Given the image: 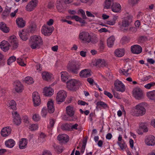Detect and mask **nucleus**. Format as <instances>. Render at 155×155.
<instances>
[{
  "label": "nucleus",
  "mask_w": 155,
  "mask_h": 155,
  "mask_svg": "<svg viewBox=\"0 0 155 155\" xmlns=\"http://www.w3.org/2000/svg\"><path fill=\"white\" fill-rule=\"evenodd\" d=\"M53 147L55 150L57 152L59 153H61L62 152L63 150V147L62 146L58 145L54 143L53 145Z\"/></svg>",
  "instance_id": "obj_36"
},
{
  "label": "nucleus",
  "mask_w": 155,
  "mask_h": 155,
  "mask_svg": "<svg viewBox=\"0 0 155 155\" xmlns=\"http://www.w3.org/2000/svg\"><path fill=\"white\" fill-rule=\"evenodd\" d=\"M30 44L32 49H38L43 44V41L40 36L34 35L30 38Z\"/></svg>",
  "instance_id": "obj_1"
},
{
  "label": "nucleus",
  "mask_w": 155,
  "mask_h": 155,
  "mask_svg": "<svg viewBox=\"0 0 155 155\" xmlns=\"http://www.w3.org/2000/svg\"><path fill=\"white\" fill-rule=\"evenodd\" d=\"M0 29L6 33L8 32L10 30L9 28L7 27L6 24L3 22L0 23Z\"/></svg>",
  "instance_id": "obj_27"
},
{
  "label": "nucleus",
  "mask_w": 155,
  "mask_h": 155,
  "mask_svg": "<svg viewBox=\"0 0 155 155\" xmlns=\"http://www.w3.org/2000/svg\"><path fill=\"white\" fill-rule=\"evenodd\" d=\"M147 39V37L145 36H141L139 38L138 41L141 43H143Z\"/></svg>",
  "instance_id": "obj_53"
},
{
  "label": "nucleus",
  "mask_w": 155,
  "mask_h": 155,
  "mask_svg": "<svg viewBox=\"0 0 155 155\" xmlns=\"http://www.w3.org/2000/svg\"><path fill=\"white\" fill-rule=\"evenodd\" d=\"M47 106L48 112L51 114L53 113L54 111L53 101H48L47 103Z\"/></svg>",
  "instance_id": "obj_29"
},
{
  "label": "nucleus",
  "mask_w": 155,
  "mask_h": 155,
  "mask_svg": "<svg viewBox=\"0 0 155 155\" xmlns=\"http://www.w3.org/2000/svg\"><path fill=\"white\" fill-rule=\"evenodd\" d=\"M107 64L104 60L98 59L96 62V65L97 66L99 67H105Z\"/></svg>",
  "instance_id": "obj_31"
},
{
  "label": "nucleus",
  "mask_w": 155,
  "mask_h": 155,
  "mask_svg": "<svg viewBox=\"0 0 155 155\" xmlns=\"http://www.w3.org/2000/svg\"><path fill=\"white\" fill-rule=\"evenodd\" d=\"M144 103H141L137 105L132 115L135 116H139L144 114L146 110L144 107Z\"/></svg>",
  "instance_id": "obj_2"
},
{
  "label": "nucleus",
  "mask_w": 155,
  "mask_h": 155,
  "mask_svg": "<svg viewBox=\"0 0 155 155\" xmlns=\"http://www.w3.org/2000/svg\"><path fill=\"white\" fill-rule=\"evenodd\" d=\"M140 0H129V2L132 6L138 3Z\"/></svg>",
  "instance_id": "obj_52"
},
{
  "label": "nucleus",
  "mask_w": 155,
  "mask_h": 155,
  "mask_svg": "<svg viewBox=\"0 0 155 155\" xmlns=\"http://www.w3.org/2000/svg\"><path fill=\"white\" fill-rule=\"evenodd\" d=\"M13 116V122L14 124L18 125L20 124L21 123V118L19 114L17 112H15L12 113Z\"/></svg>",
  "instance_id": "obj_18"
},
{
  "label": "nucleus",
  "mask_w": 155,
  "mask_h": 155,
  "mask_svg": "<svg viewBox=\"0 0 155 155\" xmlns=\"http://www.w3.org/2000/svg\"><path fill=\"white\" fill-rule=\"evenodd\" d=\"M38 128V125L36 124H30L29 128L31 131H34L37 130Z\"/></svg>",
  "instance_id": "obj_46"
},
{
  "label": "nucleus",
  "mask_w": 155,
  "mask_h": 155,
  "mask_svg": "<svg viewBox=\"0 0 155 155\" xmlns=\"http://www.w3.org/2000/svg\"><path fill=\"white\" fill-rule=\"evenodd\" d=\"M9 46L12 47L13 49H15L18 46V41L16 40V38L14 36H11L8 40Z\"/></svg>",
  "instance_id": "obj_14"
},
{
  "label": "nucleus",
  "mask_w": 155,
  "mask_h": 155,
  "mask_svg": "<svg viewBox=\"0 0 155 155\" xmlns=\"http://www.w3.org/2000/svg\"><path fill=\"white\" fill-rule=\"evenodd\" d=\"M147 95L150 99L154 100L155 99V91L148 92L147 93Z\"/></svg>",
  "instance_id": "obj_37"
},
{
  "label": "nucleus",
  "mask_w": 155,
  "mask_h": 155,
  "mask_svg": "<svg viewBox=\"0 0 155 155\" xmlns=\"http://www.w3.org/2000/svg\"><path fill=\"white\" fill-rule=\"evenodd\" d=\"M91 42L93 44H95L97 43L98 41V40L96 37L95 38H92L91 37Z\"/></svg>",
  "instance_id": "obj_64"
},
{
  "label": "nucleus",
  "mask_w": 155,
  "mask_h": 155,
  "mask_svg": "<svg viewBox=\"0 0 155 155\" xmlns=\"http://www.w3.org/2000/svg\"><path fill=\"white\" fill-rule=\"evenodd\" d=\"M131 69H130V70ZM129 70V69L128 68L126 70L124 69H120L119 70V72L120 74H122L123 75L125 76H128L130 74L128 73V72Z\"/></svg>",
  "instance_id": "obj_38"
},
{
  "label": "nucleus",
  "mask_w": 155,
  "mask_h": 155,
  "mask_svg": "<svg viewBox=\"0 0 155 155\" xmlns=\"http://www.w3.org/2000/svg\"><path fill=\"white\" fill-rule=\"evenodd\" d=\"M11 8L12 7L9 6L8 5H6V7L2 15L3 18H5L9 16Z\"/></svg>",
  "instance_id": "obj_26"
},
{
  "label": "nucleus",
  "mask_w": 155,
  "mask_h": 155,
  "mask_svg": "<svg viewBox=\"0 0 155 155\" xmlns=\"http://www.w3.org/2000/svg\"><path fill=\"white\" fill-rule=\"evenodd\" d=\"M114 53L116 56L119 57L123 56L124 54V51L122 49H117L115 51Z\"/></svg>",
  "instance_id": "obj_35"
},
{
  "label": "nucleus",
  "mask_w": 155,
  "mask_h": 155,
  "mask_svg": "<svg viewBox=\"0 0 155 155\" xmlns=\"http://www.w3.org/2000/svg\"><path fill=\"white\" fill-rule=\"evenodd\" d=\"M36 26L35 25H32L29 28L30 31L31 33H33L36 29Z\"/></svg>",
  "instance_id": "obj_57"
},
{
  "label": "nucleus",
  "mask_w": 155,
  "mask_h": 155,
  "mask_svg": "<svg viewBox=\"0 0 155 155\" xmlns=\"http://www.w3.org/2000/svg\"><path fill=\"white\" fill-rule=\"evenodd\" d=\"M5 144L7 147L10 148H12L15 145V142L13 140L10 139H9L7 141H5Z\"/></svg>",
  "instance_id": "obj_32"
},
{
  "label": "nucleus",
  "mask_w": 155,
  "mask_h": 155,
  "mask_svg": "<svg viewBox=\"0 0 155 155\" xmlns=\"http://www.w3.org/2000/svg\"><path fill=\"white\" fill-rule=\"evenodd\" d=\"M131 51L133 53L138 54L141 52L142 48L138 45H134L131 47Z\"/></svg>",
  "instance_id": "obj_15"
},
{
  "label": "nucleus",
  "mask_w": 155,
  "mask_h": 155,
  "mask_svg": "<svg viewBox=\"0 0 155 155\" xmlns=\"http://www.w3.org/2000/svg\"><path fill=\"white\" fill-rule=\"evenodd\" d=\"M137 31V29L135 27H130L128 30L129 33H134Z\"/></svg>",
  "instance_id": "obj_48"
},
{
  "label": "nucleus",
  "mask_w": 155,
  "mask_h": 155,
  "mask_svg": "<svg viewBox=\"0 0 155 155\" xmlns=\"http://www.w3.org/2000/svg\"><path fill=\"white\" fill-rule=\"evenodd\" d=\"M53 29V27L46 25L42 27L41 32L45 36H48L51 35Z\"/></svg>",
  "instance_id": "obj_13"
},
{
  "label": "nucleus",
  "mask_w": 155,
  "mask_h": 155,
  "mask_svg": "<svg viewBox=\"0 0 155 155\" xmlns=\"http://www.w3.org/2000/svg\"><path fill=\"white\" fill-rule=\"evenodd\" d=\"M66 4L60 0H57L55 3L56 9L59 12H64L66 9Z\"/></svg>",
  "instance_id": "obj_7"
},
{
  "label": "nucleus",
  "mask_w": 155,
  "mask_h": 155,
  "mask_svg": "<svg viewBox=\"0 0 155 155\" xmlns=\"http://www.w3.org/2000/svg\"><path fill=\"white\" fill-rule=\"evenodd\" d=\"M61 79H63L64 77L68 76V74L66 71H62L61 73Z\"/></svg>",
  "instance_id": "obj_60"
},
{
  "label": "nucleus",
  "mask_w": 155,
  "mask_h": 155,
  "mask_svg": "<svg viewBox=\"0 0 155 155\" xmlns=\"http://www.w3.org/2000/svg\"><path fill=\"white\" fill-rule=\"evenodd\" d=\"M19 35L20 38L24 41H26L27 40L29 37V34L27 32V31H22L21 32L20 31Z\"/></svg>",
  "instance_id": "obj_21"
},
{
  "label": "nucleus",
  "mask_w": 155,
  "mask_h": 155,
  "mask_svg": "<svg viewBox=\"0 0 155 155\" xmlns=\"http://www.w3.org/2000/svg\"><path fill=\"white\" fill-rule=\"evenodd\" d=\"M28 143L26 139L22 138L19 142V148L20 149H23L26 147Z\"/></svg>",
  "instance_id": "obj_28"
},
{
  "label": "nucleus",
  "mask_w": 155,
  "mask_h": 155,
  "mask_svg": "<svg viewBox=\"0 0 155 155\" xmlns=\"http://www.w3.org/2000/svg\"><path fill=\"white\" fill-rule=\"evenodd\" d=\"M132 21V16L130 15H128L123 19L122 22L121 26L124 27H127Z\"/></svg>",
  "instance_id": "obj_12"
},
{
  "label": "nucleus",
  "mask_w": 155,
  "mask_h": 155,
  "mask_svg": "<svg viewBox=\"0 0 155 155\" xmlns=\"http://www.w3.org/2000/svg\"><path fill=\"white\" fill-rule=\"evenodd\" d=\"M86 13L87 16L88 17H91L94 18L95 16L93 14H92L91 12L87 11H86Z\"/></svg>",
  "instance_id": "obj_63"
},
{
  "label": "nucleus",
  "mask_w": 155,
  "mask_h": 155,
  "mask_svg": "<svg viewBox=\"0 0 155 155\" xmlns=\"http://www.w3.org/2000/svg\"><path fill=\"white\" fill-rule=\"evenodd\" d=\"M115 39L113 36L109 37L107 40V45L108 47H111L114 45Z\"/></svg>",
  "instance_id": "obj_33"
},
{
  "label": "nucleus",
  "mask_w": 155,
  "mask_h": 155,
  "mask_svg": "<svg viewBox=\"0 0 155 155\" xmlns=\"http://www.w3.org/2000/svg\"><path fill=\"white\" fill-rule=\"evenodd\" d=\"M121 8V6L120 5L117 3H113L112 6V10L114 12H119Z\"/></svg>",
  "instance_id": "obj_24"
},
{
  "label": "nucleus",
  "mask_w": 155,
  "mask_h": 155,
  "mask_svg": "<svg viewBox=\"0 0 155 155\" xmlns=\"http://www.w3.org/2000/svg\"><path fill=\"white\" fill-rule=\"evenodd\" d=\"M37 0H32L30 2L29 4H31V5L35 8L37 6Z\"/></svg>",
  "instance_id": "obj_47"
},
{
  "label": "nucleus",
  "mask_w": 155,
  "mask_h": 155,
  "mask_svg": "<svg viewBox=\"0 0 155 155\" xmlns=\"http://www.w3.org/2000/svg\"><path fill=\"white\" fill-rule=\"evenodd\" d=\"M31 4H28V5H27L26 6V8L27 9V10L28 11H31L33 10V9H34V8L31 5Z\"/></svg>",
  "instance_id": "obj_59"
},
{
  "label": "nucleus",
  "mask_w": 155,
  "mask_h": 155,
  "mask_svg": "<svg viewBox=\"0 0 155 155\" xmlns=\"http://www.w3.org/2000/svg\"><path fill=\"white\" fill-rule=\"evenodd\" d=\"M81 64L78 61H72L67 66V69L69 71L74 74H77L80 68Z\"/></svg>",
  "instance_id": "obj_3"
},
{
  "label": "nucleus",
  "mask_w": 155,
  "mask_h": 155,
  "mask_svg": "<svg viewBox=\"0 0 155 155\" xmlns=\"http://www.w3.org/2000/svg\"><path fill=\"white\" fill-rule=\"evenodd\" d=\"M67 97L66 92L63 90L58 91L57 94L56 101L58 104H60L64 101Z\"/></svg>",
  "instance_id": "obj_4"
},
{
  "label": "nucleus",
  "mask_w": 155,
  "mask_h": 155,
  "mask_svg": "<svg viewBox=\"0 0 155 155\" xmlns=\"http://www.w3.org/2000/svg\"><path fill=\"white\" fill-rule=\"evenodd\" d=\"M15 89L18 93L21 92L23 89V86L21 82L18 81H16L14 82Z\"/></svg>",
  "instance_id": "obj_16"
},
{
  "label": "nucleus",
  "mask_w": 155,
  "mask_h": 155,
  "mask_svg": "<svg viewBox=\"0 0 155 155\" xmlns=\"http://www.w3.org/2000/svg\"><path fill=\"white\" fill-rule=\"evenodd\" d=\"M66 112L67 115L69 117H73L75 113L74 107L71 106H68L66 107Z\"/></svg>",
  "instance_id": "obj_19"
},
{
  "label": "nucleus",
  "mask_w": 155,
  "mask_h": 155,
  "mask_svg": "<svg viewBox=\"0 0 155 155\" xmlns=\"http://www.w3.org/2000/svg\"><path fill=\"white\" fill-rule=\"evenodd\" d=\"M79 11L81 14V16L82 18L84 19H86L87 18L84 11L83 9H80L79 10Z\"/></svg>",
  "instance_id": "obj_54"
},
{
  "label": "nucleus",
  "mask_w": 155,
  "mask_h": 155,
  "mask_svg": "<svg viewBox=\"0 0 155 155\" xmlns=\"http://www.w3.org/2000/svg\"><path fill=\"white\" fill-rule=\"evenodd\" d=\"M42 75L43 79L45 81H48L51 78V76L48 72H43L42 73Z\"/></svg>",
  "instance_id": "obj_34"
},
{
  "label": "nucleus",
  "mask_w": 155,
  "mask_h": 155,
  "mask_svg": "<svg viewBox=\"0 0 155 155\" xmlns=\"http://www.w3.org/2000/svg\"><path fill=\"white\" fill-rule=\"evenodd\" d=\"M96 104L97 105V106L96 107V108L97 109L98 106H100L101 107H103L104 108H105L108 107L107 104L101 101L97 102Z\"/></svg>",
  "instance_id": "obj_43"
},
{
  "label": "nucleus",
  "mask_w": 155,
  "mask_h": 155,
  "mask_svg": "<svg viewBox=\"0 0 155 155\" xmlns=\"http://www.w3.org/2000/svg\"><path fill=\"white\" fill-rule=\"evenodd\" d=\"M16 23L18 27L20 28H23L25 25V21L22 18H18L16 20Z\"/></svg>",
  "instance_id": "obj_30"
},
{
  "label": "nucleus",
  "mask_w": 155,
  "mask_h": 155,
  "mask_svg": "<svg viewBox=\"0 0 155 155\" xmlns=\"http://www.w3.org/2000/svg\"><path fill=\"white\" fill-rule=\"evenodd\" d=\"M48 7L49 9L53 8L54 7V3L53 2H49L48 4Z\"/></svg>",
  "instance_id": "obj_56"
},
{
  "label": "nucleus",
  "mask_w": 155,
  "mask_h": 155,
  "mask_svg": "<svg viewBox=\"0 0 155 155\" xmlns=\"http://www.w3.org/2000/svg\"><path fill=\"white\" fill-rule=\"evenodd\" d=\"M79 38L84 43H89L91 42V35L86 31H83L80 33Z\"/></svg>",
  "instance_id": "obj_6"
},
{
  "label": "nucleus",
  "mask_w": 155,
  "mask_h": 155,
  "mask_svg": "<svg viewBox=\"0 0 155 155\" xmlns=\"http://www.w3.org/2000/svg\"><path fill=\"white\" fill-rule=\"evenodd\" d=\"M117 143L121 150H123L126 147V145L124 141H118Z\"/></svg>",
  "instance_id": "obj_44"
},
{
  "label": "nucleus",
  "mask_w": 155,
  "mask_h": 155,
  "mask_svg": "<svg viewBox=\"0 0 155 155\" xmlns=\"http://www.w3.org/2000/svg\"><path fill=\"white\" fill-rule=\"evenodd\" d=\"M146 144L148 146H153L155 145V137L152 135L147 136L145 139Z\"/></svg>",
  "instance_id": "obj_11"
},
{
  "label": "nucleus",
  "mask_w": 155,
  "mask_h": 155,
  "mask_svg": "<svg viewBox=\"0 0 155 155\" xmlns=\"http://www.w3.org/2000/svg\"><path fill=\"white\" fill-rule=\"evenodd\" d=\"M90 73V70L85 69L82 70L79 73V75L81 77L84 78H87L91 76Z\"/></svg>",
  "instance_id": "obj_25"
},
{
  "label": "nucleus",
  "mask_w": 155,
  "mask_h": 155,
  "mask_svg": "<svg viewBox=\"0 0 155 155\" xmlns=\"http://www.w3.org/2000/svg\"><path fill=\"white\" fill-rule=\"evenodd\" d=\"M12 131V129L10 127H4L1 130V134L4 137H6L9 135Z\"/></svg>",
  "instance_id": "obj_17"
},
{
  "label": "nucleus",
  "mask_w": 155,
  "mask_h": 155,
  "mask_svg": "<svg viewBox=\"0 0 155 155\" xmlns=\"http://www.w3.org/2000/svg\"><path fill=\"white\" fill-rule=\"evenodd\" d=\"M76 21H79L80 23L84 24L85 23V21L83 19L79 17L78 16V17L77 19H76Z\"/></svg>",
  "instance_id": "obj_58"
},
{
  "label": "nucleus",
  "mask_w": 155,
  "mask_h": 155,
  "mask_svg": "<svg viewBox=\"0 0 155 155\" xmlns=\"http://www.w3.org/2000/svg\"><path fill=\"white\" fill-rule=\"evenodd\" d=\"M23 81L25 83L28 84H32L34 82L33 78L30 77L28 76L26 77Z\"/></svg>",
  "instance_id": "obj_40"
},
{
  "label": "nucleus",
  "mask_w": 155,
  "mask_h": 155,
  "mask_svg": "<svg viewBox=\"0 0 155 155\" xmlns=\"http://www.w3.org/2000/svg\"><path fill=\"white\" fill-rule=\"evenodd\" d=\"M105 5L104 8L108 9L110 8L111 4H113L114 3L113 0H105Z\"/></svg>",
  "instance_id": "obj_41"
},
{
  "label": "nucleus",
  "mask_w": 155,
  "mask_h": 155,
  "mask_svg": "<svg viewBox=\"0 0 155 155\" xmlns=\"http://www.w3.org/2000/svg\"><path fill=\"white\" fill-rule=\"evenodd\" d=\"M33 119L35 121H38L40 119V117L39 115L35 114L33 115L32 117Z\"/></svg>",
  "instance_id": "obj_50"
},
{
  "label": "nucleus",
  "mask_w": 155,
  "mask_h": 155,
  "mask_svg": "<svg viewBox=\"0 0 155 155\" xmlns=\"http://www.w3.org/2000/svg\"><path fill=\"white\" fill-rule=\"evenodd\" d=\"M57 139L61 141L62 143H67L69 140V137L68 136L65 134H62V135H59L57 137Z\"/></svg>",
  "instance_id": "obj_20"
},
{
  "label": "nucleus",
  "mask_w": 155,
  "mask_h": 155,
  "mask_svg": "<svg viewBox=\"0 0 155 155\" xmlns=\"http://www.w3.org/2000/svg\"><path fill=\"white\" fill-rule=\"evenodd\" d=\"M133 95L135 98L138 100H140L143 97V92L139 88H136L134 90Z\"/></svg>",
  "instance_id": "obj_9"
},
{
  "label": "nucleus",
  "mask_w": 155,
  "mask_h": 155,
  "mask_svg": "<svg viewBox=\"0 0 155 155\" xmlns=\"http://www.w3.org/2000/svg\"><path fill=\"white\" fill-rule=\"evenodd\" d=\"M79 83L75 79L69 80L66 82L67 87L70 90L75 91L77 89V87L79 84Z\"/></svg>",
  "instance_id": "obj_5"
},
{
  "label": "nucleus",
  "mask_w": 155,
  "mask_h": 155,
  "mask_svg": "<svg viewBox=\"0 0 155 155\" xmlns=\"http://www.w3.org/2000/svg\"><path fill=\"white\" fill-rule=\"evenodd\" d=\"M99 45L100 51H102L104 49V42L103 40H100Z\"/></svg>",
  "instance_id": "obj_49"
},
{
  "label": "nucleus",
  "mask_w": 155,
  "mask_h": 155,
  "mask_svg": "<svg viewBox=\"0 0 155 155\" xmlns=\"http://www.w3.org/2000/svg\"><path fill=\"white\" fill-rule=\"evenodd\" d=\"M115 88L117 91L123 92L125 91V86L121 81L117 80L114 83Z\"/></svg>",
  "instance_id": "obj_8"
},
{
  "label": "nucleus",
  "mask_w": 155,
  "mask_h": 155,
  "mask_svg": "<svg viewBox=\"0 0 155 155\" xmlns=\"http://www.w3.org/2000/svg\"><path fill=\"white\" fill-rule=\"evenodd\" d=\"M9 43L5 41H3L0 44V48L4 51H6L9 49Z\"/></svg>",
  "instance_id": "obj_23"
},
{
  "label": "nucleus",
  "mask_w": 155,
  "mask_h": 155,
  "mask_svg": "<svg viewBox=\"0 0 155 155\" xmlns=\"http://www.w3.org/2000/svg\"><path fill=\"white\" fill-rule=\"evenodd\" d=\"M129 41V38L127 36H124L121 39V41L122 44L128 42Z\"/></svg>",
  "instance_id": "obj_51"
},
{
  "label": "nucleus",
  "mask_w": 155,
  "mask_h": 155,
  "mask_svg": "<svg viewBox=\"0 0 155 155\" xmlns=\"http://www.w3.org/2000/svg\"><path fill=\"white\" fill-rule=\"evenodd\" d=\"M78 126V124H75L74 125H71L70 124V129L71 130L73 129H75L77 130L78 129L77 127Z\"/></svg>",
  "instance_id": "obj_62"
},
{
  "label": "nucleus",
  "mask_w": 155,
  "mask_h": 155,
  "mask_svg": "<svg viewBox=\"0 0 155 155\" xmlns=\"http://www.w3.org/2000/svg\"><path fill=\"white\" fill-rule=\"evenodd\" d=\"M54 90L51 87H45L43 91V93L46 96H51L53 94Z\"/></svg>",
  "instance_id": "obj_22"
},
{
  "label": "nucleus",
  "mask_w": 155,
  "mask_h": 155,
  "mask_svg": "<svg viewBox=\"0 0 155 155\" xmlns=\"http://www.w3.org/2000/svg\"><path fill=\"white\" fill-rule=\"evenodd\" d=\"M16 60V58L14 56H12L8 58L7 60V64L10 65L11 63L14 62Z\"/></svg>",
  "instance_id": "obj_45"
},
{
  "label": "nucleus",
  "mask_w": 155,
  "mask_h": 155,
  "mask_svg": "<svg viewBox=\"0 0 155 155\" xmlns=\"http://www.w3.org/2000/svg\"><path fill=\"white\" fill-rule=\"evenodd\" d=\"M47 110L46 107H43L42 110L41 114L43 117H45L47 115Z\"/></svg>",
  "instance_id": "obj_55"
},
{
  "label": "nucleus",
  "mask_w": 155,
  "mask_h": 155,
  "mask_svg": "<svg viewBox=\"0 0 155 155\" xmlns=\"http://www.w3.org/2000/svg\"><path fill=\"white\" fill-rule=\"evenodd\" d=\"M104 94L105 95L107 96L110 98H112L113 97L112 95L109 92L107 91H104Z\"/></svg>",
  "instance_id": "obj_61"
},
{
  "label": "nucleus",
  "mask_w": 155,
  "mask_h": 155,
  "mask_svg": "<svg viewBox=\"0 0 155 155\" xmlns=\"http://www.w3.org/2000/svg\"><path fill=\"white\" fill-rule=\"evenodd\" d=\"M70 124H63L61 127V129L64 131H70Z\"/></svg>",
  "instance_id": "obj_39"
},
{
  "label": "nucleus",
  "mask_w": 155,
  "mask_h": 155,
  "mask_svg": "<svg viewBox=\"0 0 155 155\" xmlns=\"http://www.w3.org/2000/svg\"><path fill=\"white\" fill-rule=\"evenodd\" d=\"M140 127L142 129L144 132H147L148 131V129L147 127L146 124L144 123H142L140 124Z\"/></svg>",
  "instance_id": "obj_42"
},
{
  "label": "nucleus",
  "mask_w": 155,
  "mask_h": 155,
  "mask_svg": "<svg viewBox=\"0 0 155 155\" xmlns=\"http://www.w3.org/2000/svg\"><path fill=\"white\" fill-rule=\"evenodd\" d=\"M33 101L35 106H38L41 104V100L40 95L36 91L34 92L32 94Z\"/></svg>",
  "instance_id": "obj_10"
}]
</instances>
